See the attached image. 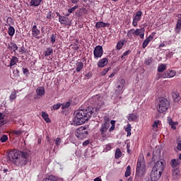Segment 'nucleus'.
Masks as SVG:
<instances>
[{"instance_id":"obj_33","label":"nucleus","mask_w":181,"mask_h":181,"mask_svg":"<svg viewBox=\"0 0 181 181\" xmlns=\"http://www.w3.org/2000/svg\"><path fill=\"white\" fill-rule=\"evenodd\" d=\"M165 70H166V64H162L158 66V71L159 73H163V71H165Z\"/></svg>"},{"instance_id":"obj_13","label":"nucleus","mask_w":181,"mask_h":181,"mask_svg":"<svg viewBox=\"0 0 181 181\" xmlns=\"http://www.w3.org/2000/svg\"><path fill=\"white\" fill-rule=\"evenodd\" d=\"M124 87H125V80L119 79L117 83V88L119 92L122 91L124 90Z\"/></svg>"},{"instance_id":"obj_58","label":"nucleus","mask_w":181,"mask_h":181,"mask_svg":"<svg viewBox=\"0 0 181 181\" xmlns=\"http://www.w3.org/2000/svg\"><path fill=\"white\" fill-rule=\"evenodd\" d=\"M23 74H28V73H29V69H28V68H23Z\"/></svg>"},{"instance_id":"obj_36","label":"nucleus","mask_w":181,"mask_h":181,"mask_svg":"<svg viewBox=\"0 0 181 181\" xmlns=\"http://www.w3.org/2000/svg\"><path fill=\"white\" fill-rule=\"evenodd\" d=\"M44 54L45 57L50 56V54H53V49L47 48Z\"/></svg>"},{"instance_id":"obj_60","label":"nucleus","mask_w":181,"mask_h":181,"mask_svg":"<svg viewBox=\"0 0 181 181\" xmlns=\"http://www.w3.org/2000/svg\"><path fill=\"white\" fill-rule=\"evenodd\" d=\"M177 22H181V14H177Z\"/></svg>"},{"instance_id":"obj_62","label":"nucleus","mask_w":181,"mask_h":181,"mask_svg":"<svg viewBox=\"0 0 181 181\" xmlns=\"http://www.w3.org/2000/svg\"><path fill=\"white\" fill-rule=\"evenodd\" d=\"M168 122L169 125H170V124H173L174 122L172 121V119L168 118Z\"/></svg>"},{"instance_id":"obj_3","label":"nucleus","mask_w":181,"mask_h":181,"mask_svg":"<svg viewBox=\"0 0 181 181\" xmlns=\"http://www.w3.org/2000/svg\"><path fill=\"white\" fill-rule=\"evenodd\" d=\"M169 108V101L167 99L161 98L159 99L158 106L157 107V110L160 114H163L166 112Z\"/></svg>"},{"instance_id":"obj_22","label":"nucleus","mask_w":181,"mask_h":181,"mask_svg":"<svg viewBox=\"0 0 181 181\" xmlns=\"http://www.w3.org/2000/svg\"><path fill=\"white\" fill-rule=\"evenodd\" d=\"M95 26L98 29H100V28H105L106 26H110V23L100 21L96 23Z\"/></svg>"},{"instance_id":"obj_42","label":"nucleus","mask_w":181,"mask_h":181,"mask_svg":"<svg viewBox=\"0 0 181 181\" xmlns=\"http://www.w3.org/2000/svg\"><path fill=\"white\" fill-rule=\"evenodd\" d=\"M10 101L12 103V101H13V100H15L16 98V91L14 90L13 91L11 95H10Z\"/></svg>"},{"instance_id":"obj_64","label":"nucleus","mask_w":181,"mask_h":181,"mask_svg":"<svg viewBox=\"0 0 181 181\" xmlns=\"http://www.w3.org/2000/svg\"><path fill=\"white\" fill-rule=\"evenodd\" d=\"M94 181H103L100 177H96L94 179Z\"/></svg>"},{"instance_id":"obj_28","label":"nucleus","mask_w":181,"mask_h":181,"mask_svg":"<svg viewBox=\"0 0 181 181\" xmlns=\"http://www.w3.org/2000/svg\"><path fill=\"white\" fill-rule=\"evenodd\" d=\"M152 127L154 131H158V128L160 127V122L159 120L154 121L153 124H152Z\"/></svg>"},{"instance_id":"obj_51","label":"nucleus","mask_w":181,"mask_h":181,"mask_svg":"<svg viewBox=\"0 0 181 181\" xmlns=\"http://www.w3.org/2000/svg\"><path fill=\"white\" fill-rule=\"evenodd\" d=\"M1 142H6L8 141V136L3 135L0 139Z\"/></svg>"},{"instance_id":"obj_21","label":"nucleus","mask_w":181,"mask_h":181,"mask_svg":"<svg viewBox=\"0 0 181 181\" xmlns=\"http://www.w3.org/2000/svg\"><path fill=\"white\" fill-rule=\"evenodd\" d=\"M28 163H30V159H26L21 157L20 160H19V165L21 166H25L28 165Z\"/></svg>"},{"instance_id":"obj_20","label":"nucleus","mask_w":181,"mask_h":181,"mask_svg":"<svg viewBox=\"0 0 181 181\" xmlns=\"http://www.w3.org/2000/svg\"><path fill=\"white\" fill-rule=\"evenodd\" d=\"M173 100H174L175 103H179L180 101V94L179 92H174L172 94Z\"/></svg>"},{"instance_id":"obj_56","label":"nucleus","mask_w":181,"mask_h":181,"mask_svg":"<svg viewBox=\"0 0 181 181\" xmlns=\"http://www.w3.org/2000/svg\"><path fill=\"white\" fill-rule=\"evenodd\" d=\"M53 15V13L52 11H49L47 13V19H49L50 21V19H52V16Z\"/></svg>"},{"instance_id":"obj_52","label":"nucleus","mask_w":181,"mask_h":181,"mask_svg":"<svg viewBox=\"0 0 181 181\" xmlns=\"http://www.w3.org/2000/svg\"><path fill=\"white\" fill-rule=\"evenodd\" d=\"M50 42L52 45H54V42H56V36L54 34L51 35Z\"/></svg>"},{"instance_id":"obj_47","label":"nucleus","mask_w":181,"mask_h":181,"mask_svg":"<svg viewBox=\"0 0 181 181\" xmlns=\"http://www.w3.org/2000/svg\"><path fill=\"white\" fill-rule=\"evenodd\" d=\"M144 32H145V30H144L142 32V29H139V35H138V36H139L141 39H144V37H145Z\"/></svg>"},{"instance_id":"obj_17","label":"nucleus","mask_w":181,"mask_h":181,"mask_svg":"<svg viewBox=\"0 0 181 181\" xmlns=\"http://www.w3.org/2000/svg\"><path fill=\"white\" fill-rule=\"evenodd\" d=\"M173 179L177 180L180 179V170L179 169L175 168L172 172Z\"/></svg>"},{"instance_id":"obj_34","label":"nucleus","mask_w":181,"mask_h":181,"mask_svg":"<svg viewBox=\"0 0 181 181\" xmlns=\"http://www.w3.org/2000/svg\"><path fill=\"white\" fill-rule=\"evenodd\" d=\"M8 157L10 159H13V160H15V159H18V153H13V152H10L8 153Z\"/></svg>"},{"instance_id":"obj_50","label":"nucleus","mask_w":181,"mask_h":181,"mask_svg":"<svg viewBox=\"0 0 181 181\" xmlns=\"http://www.w3.org/2000/svg\"><path fill=\"white\" fill-rule=\"evenodd\" d=\"M110 70H111V67H108V68H107V69H105L102 71V73H101L102 76H105V74H107V73H108V71H110Z\"/></svg>"},{"instance_id":"obj_29","label":"nucleus","mask_w":181,"mask_h":181,"mask_svg":"<svg viewBox=\"0 0 181 181\" xmlns=\"http://www.w3.org/2000/svg\"><path fill=\"white\" fill-rule=\"evenodd\" d=\"M42 117L45 119V122H50V118H49V115L45 112H42Z\"/></svg>"},{"instance_id":"obj_1","label":"nucleus","mask_w":181,"mask_h":181,"mask_svg":"<svg viewBox=\"0 0 181 181\" xmlns=\"http://www.w3.org/2000/svg\"><path fill=\"white\" fill-rule=\"evenodd\" d=\"M93 110H94L93 107H88L86 110L75 111L73 119L74 125H83L86 121H88L89 118L94 114Z\"/></svg>"},{"instance_id":"obj_14","label":"nucleus","mask_w":181,"mask_h":181,"mask_svg":"<svg viewBox=\"0 0 181 181\" xmlns=\"http://www.w3.org/2000/svg\"><path fill=\"white\" fill-rule=\"evenodd\" d=\"M59 22L62 25H66V26L70 25V21L69 20V18L65 17V16H59Z\"/></svg>"},{"instance_id":"obj_31","label":"nucleus","mask_w":181,"mask_h":181,"mask_svg":"<svg viewBox=\"0 0 181 181\" xmlns=\"http://www.w3.org/2000/svg\"><path fill=\"white\" fill-rule=\"evenodd\" d=\"M124 45H125V42L124 40L119 41L116 47L117 50H121L124 47Z\"/></svg>"},{"instance_id":"obj_38","label":"nucleus","mask_w":181,"mask_h":181,"mask_svg":"<svg viewBox=\"0 0 181 181\" xmlns=\"http://www.w3.org/2000/svg\"><path fill=\"white\" fill-rule=\"evenodd\" d=\"M175 30L176 32V33H179L181 30V21H177Z\"/></svg>"},{"instance_id":"obj_41","label":"nucleus","mask_w":181,"mask_h":181,"mask_svg":"<svg viewBox=\"0 0 181 181\" xmlns=\"http://www.w3.org/2000/svg\"><path fill=\"white\" fill-rule=\"evenodd\" d=\"M125 177H128V176H131V165H128L127 167V170L124 174Z\"/></svg>"},{"instance_id":"obj_18","label":"nucleus","mask_w":181,"mask_h":181,"mask_svg":"<svg viewBox=\"0 0 181 181\" xmlns=\"http://www.w3.org/2000/svg\"><path fill=\"white\" fill-rule=\"evenodd\" d=\"M108 64V59L103 58L98 62V67H105Z\"/></svg>"},{"instance_id":"obj_43","label":"nucleus","mask_w":181,"mask_h":181,"mask_svg":"<svg viewBox=\"0 0 181 181\" xmlns=\"http://www.w3.org/2000/svg\"><path fill=\"white\" fill-rule=\"evenodd\" d=\"M152 62H153V59L152 57H149L146 59L144 63L146 64V66H149L152 64Z\"/></svg>"},{"instance_id":"obj_59","label":"nucleus","mask_w":181,"mask_h":181,"mask_svg":"<svg viewBox=\"0 0 181 181\" xmlns=\"http://www.w3.org/2000/svg\"><path fill=\"white\" fill-rule=\"evenodd\" d=\"M88 144H90V141H88V140L85 141L83 143V146H87V145H88Z\"/></svg>"},{"instance_id":"obj_57","label":"nucleus","mask_w":181,"mask_h":181,"mask_svg":"<svg viewBox=\"0 0 181 181\" xmlns=\"http://www.w3.org/2000/svg\"><path fill=\"white\" fill-rule=\"evenodd\" d=\"M12 21H13L12 18L8 17V18H7V23H8L9 25H12Z\"/></svg>"},{"instance_id":"obj_46","label":"nucleus","mask_w":181,"mask_h":181,"mask_svg":"<svg viewBox=\"0 0 181 181\" xmlns=\"http://www.w3.org/2000/svg\"><path fill=\"white\" fill-rule=\"evenodd\" d=\"M125 132H127V136H131V124H128L125 129Z\"/></svg>"},{"instance_id":"obj_63","label":"nucleus","mask_w":181,"mask_h":181,"mask_svg":"<svg viewBox=\"0 0 181 181\" xmlns=\"http://www.w3.org/2000/svg\"><path fill=\"white\" fill-rule=\"evenodd\" d=\"M71 2L72 4H77L78 2V0H71Z\"/></svg>"},{"instance_id":"obj_12","label":"nucleus","mask_w":181,"mask_h":181,"mask_svg":"<svg viewBox=\"0 0 181 181\" xmlns=\"http://www.w3.org/2000/svg\"><path fill=\"white\" fill-rule=\"evenodd\" d=\"M32 31V37L35 39H40V30L37 29V25H34L31 29Z\"/></svg>"},{"instance_id":"obj_26","label":"nucleus","mask_w":181,"mask_h":181,"mask_svg":"<svg viewBox=\"0 0 181 181\" xmlns=\"http://www.w3.org/2000/svg\"><path fill=\"white\" fill-rule=\"evenodd\" d=\"M8 49L9 50H13V52H16V50H18V45H16V44L13 42H11L10 44H8Z\"/></svg>"},{"instance_id":"obj_2","label":"nucleus","mask_w":181,"mask_h":181,"mask_svg":"<svg viewBox=\"0 0 181 181\" xmlns=\"http://www.w3.org/2000/svg\"><path fill=\"white\" fill-rule=\"evenodd\" d=\"M145 173H146V163H145V158H144V156H139L136 168V175L139 176V177H142Z\"/></svg>"},{"instance_id":"obj_6","label":"nucleus","mask_w":181,"mask_h":181,"mask_svg":"<svg viewBox=\"0 0 181 181\" xmlns=\"http://www.w3.org/2000/svg\"><path fill=\"white\" fill-rule=\"evenodd\" d=\"M142 11H138L133 15V21L132 25L134 28H136L138 26V22H139L142 19Z\"/></svg>"},{"instance_id":"obj_48","label":"nucleus","mask_w":181,"mask_h":181,"mask_svg":"<svg viewBox=\"0 0 181 181\" xmlns=\"http://www.w3.org/2000/svg\"><path fill=\"white\" fill-rule=\"evenodd\" d=\"M60 107H62V104L60 103H57V104H55L52 106V110H59L60 108Z\"/></svg>"},{"instance_id":"obj_27","label":"nucleus","mask_w":181,"mask_h":181,"mask_svg":"<svg viewBox=\"0 0 181 181\" xmlns=\"http://www.w3.org/2000/svg\"><path fill=\"white\" fill-rule=\"evenodd\" d=\"M42 1L43 0H31L30 3V6H39L40 4H42Z\"/></svg>"},{"instance_id":"obj_39","label":"nucleus","mask_w":181,"mask_h":181,"mask_svg":"<svg viewBox=\"0 0 181 181\" xmlns=\"http://www.w3.org/2000/svg\"><path fill=\"white\" fill-rule=\"evenodd\" d=\"M8 33L9 36H13V35H15V28L12 26H10L8 30Z\"/></svg>"},{"instance_id":"obj_49","label":"nucleus","mask_w":181,"mask_h":181,"mask_svg":"<svg viewBox=\"0 0 181 181\" xmlns=\"http://www.w3.org/2000/svg\"><path fill=\"white\" fill-rule=\"evenodd\" d=\"M111 149H112V145H111V144H109L106 145V146L105 148V152H108V151H111Z\"/></svg>"},{"instance_id":"obj_9","label":"nucleus","mask_w":181,"mask_h":181,"mask_svg":"<svg viewBox=\"0 0 181 181\" xmlns=\"http://www.w3.org/2000/svg\"><path fill=\"white\" fill-rule=\"evenodd\" d=\"M93 100H95V104L96 105V110H100L103 105H104V100L103 99V97L101 96H94Z\"/></svg>"},{"instance_id":"obj_7","label":"nucleus","mask_w":181,"mask_h":181,"mask_svg":"<svg viewBox=\"0 0 181 181\" xmlns=\"http://www.w3.org/2000/svg\"><path fill=\"white\" fill-rule=\"evenodd\" d=\"M104 51L103 50V47L100 45H98L95 47L93 50V55L95 59H98L103 57Z\"/></svg>"},{"instance_id":"obj_16","label":"nucleus","mask_w":181,"mask_h":181,"mask_svg":"<svg viewBox=\"0 0 181 181\" xmlns=\"http://www.w3.org/2000/svg\"><path fill=\"white\" fill-rule=\"evenodd\" d=\"M46 91L45 90V88L43 86H39L36 89L37 95L39 97H43V95L45 94Z\"/></svg>"},{"instance_id":"obj_37","label":"nucleus","mask_w":181,"mask_h":181,"mask_svg":"<svg viewBox=\"0 0 181 181\" xmlns=\"http://www.w3.org/2000/svg\"><path fill=\"white\" fill-rule=\"evenodd\" d=\"M83 67H84V64H83V62H78L76 64V71H81Z\"/></svg>"},{"instance_id":"obj_35","label":"nucleus","mask_w":181,"mask_h":181,"mask_svg":"<svg viewBox=\"0 0 181 181\" xmlns=\"http://www.w3.org/2000/svg\"><path fill=\"white\" fill-rule=\"evenodd\" d=\"M170 165L172 168H177V166H179V160L173 159L170 162Z\"/></svg>"},{"instance_id":"obj_10","label":"nucleus","mask_w":181,"mask_h":181,"mask_svg":"<svg viewBox=\"0 0 181 181\" xmlns=\"http://www.w3.org/2000/svg\"><path fill=\"white\" fill-rule=\"evenodd\" d=\"M139 35V28H136V30L134 28H132L131 30L127 31V36L129 39L132 40V39L134 37H136Z\"/></svg>"},{"instance_id":"obj_4","label":"nucleus","mask_w":181,"mask_h":181,"mask_svg":"<svg viewBox=\"0 0 181 181\" xmlns=\"http://www.w3.org/2000/svg\"><path fill=\"white\" fill-rule=\"evenodd\" d=\"M108 128H110V121H105L104 122V124H102L100 129V135L105 139H107V138H109L110 136V132L108 131Z\"/></svg>"},{"instance_id":"obj_24","label":"nucleus","mask_w":181,"mask_h":181,"mask_svg":"<svg viewBox=\"0 0 181 181\" xmlns=\"http://www.w3.org/2000/svg\"><path fill=\"white\" fill-rule=\"evenodd\" d=\"M21 153L23 159H30V151H21Z\"/></svg>"},{"instance_id":"obj_32","label":"nucleus","mask_w":181,"mask_h":181,"mask_svg":"<svg viewBox=\"0 0 181 181\" xmlns=\"http://www.w3.org/2000/svg\"><path fill=\"white\" fill-rule=\"evenodd\" d=\"M54 142H55V146H54V149H57V148H59V146H60V144H62V138L58 137L56 139H54Z\"/></svg>"},{"instance_id":"obj_40","label":"nucleus","mask_w":181,"mask_h":181,"mask_svg":"<svg viewBox=\"0 0 181 181\" xmlns=\"http://www.w3.org/2000/svg\"><path fill=\"white\" fill-rule=\"evenodd\" d=\"M122 156V152H121V150L119 148H117L115 151V158L116 159H119Z\"/></svg>"},{"instance_id":"obj_8","label":"nucleus","mask_w":181,"mask_h":181,"mask_svg":"<svg viewBox=\"0 0 181 181\" xmlns=\"http://www.w3.org/2000/svg\"><path fill=\"white\" fill-rule=\"evenodd\" d=\"M152 170H156L159 173H163V160H160L156 163Z\"/></svg>"},{"instance_id":"obj_19","label":"nucleus","mask_w":181,"mask_h":181,"mask_svg":"<svg viewBox=\"0 0 181 181\" xmlns=\"http://www.w3.org/2000/svg\"><path fill=\"white\" fill-rule=\"evenodd\" d=\"M152 40H153V36L152 35H149L143 42V45L142 47L143 49H145V47H146L148 46V45H149L150 42H152Z\"/></svg>"},{"instance_id":"obj_45","label":"nucleus","mask_w":181,"mask_h":181,"mask_svg":"<svg viewBox=\"0 0 181 181\" xmlns=\"http://www.w3.org/2000/svg\"><path fill=\"white\" fill-rule=\"evenodd\" d=\"M62 110H66V108H69L70 107V102H66L65 103L61 104Z\"/></svg>"},{"instance_id":"obj_15","label":"nucleus","mask_w":181,"mask_h":181,"mask_svg":"<svg viewBox=\"0 0 181 181\" xmlns=\"http://www.w3.org/2000/svg\"><path fill=\"white\" fill-rule=\"evenodd\" d=\"M176 76V71L175 70H168L164 73L163 77H168L169 78H172V77H175Z\"/></svg>"},{"instance_id":"obj_25","label":"nucleus","mask_w":181,"mask_h":181,"mask_svg":"<svg viewBox=\"0 0 181 181\" xmlns=\"http://www.w3.org/2000/svg\"><path fill=\"white\" fill-rule=\"evenodd\" d=\"M7 122L8 121L5 119V115L0 112V128L3 125H5V124H6Z\"/></svg>"},{"instance_id":"obj_61","label":"nucleus","mask_w":181,"mask_h":181,"mask_svg":"<svg viewBox=\"0 0 181 181\" xmlns=\"http://www.w3.org/2000/svg\"><path fill=\"white\" fill-rule=\"evenodd\" d=\"M177 149L178 151H181V144H180V143H178V144H177Z\"/></svg>"},{"instance_id":"obj_53","label":"nucleus","mask_w":181,"mask_h":181,"mask_svg":"<svg viewBox=\"0 0 181 181\" xmlns=\"http://www.w3.org/2000/svg\"><path fill=\"white\" fill-rule=\"evenodd\" d=\"M13 134H14V135H22V134H23V132H22L21 130H14L13 131Z\"/></svg>"},{"instance_id":"obj_23","label":"nucleus","mask_w":181,"mask_h":181,"mask_svg":"<svg viewBox=\"0 0 181 181\" xmlns=\"http://www.w3.org/2000/svg\"><path fill=\"white\" fill-rule=\"evenodd\" d=\"M127 119L130 122L132 121H136L138 119V115H136L135 113H131L127 116Z\"/></svg>"},{"instance_id":"obj_54","label":"nucleus","mask_w":181,"mask_h":181,"mask_svg":"<svg viewBox=\"0 0 181 181\" xmlns=\"http://www.w3.org/2000/svg\"><path fill=\"white\" fill-rule=\"evenodd\" d=\"M131 53V50H127L124 52L123 55L122 56V59H125V56H128Z\"/></svg>"},{"instance_id":"obj_30","label":"nucleus","mask_w":181,"mask_h":181,"mask_svg":"<svg viewBox=\"0 0 181 181\" xmlns=\"http://www.w3.org/2000/svg\"><path fill=\"white\" fill-rule=\"evenodd\" d=\"M19 62V59L16 57H12L10 62V67H12V66H15Z\"/></svg>"},{"instance_id":"obj_55","label":"nucleus","mask_w":181,"mask_h":181,"mask_svg":"<svg viewBox=\"0 0 181 181\" xmlns=\"http://www.w3.org/2000/svg\"><path fill=\"white\" fill-rule=\"evenodd\" d=\"M177 122H174L173 123L170 124V127L172 129H176V125H177Z\"/></svg>"},{"instance_id":"obj_11","label":"nucleus","mask_w":181,"mask_h":181,"mask_svg":"<svg viewBox=\"0 0 181 181\" xmlns=\"http://www.w3.org/2000/svg\"><path fill=\"white\" fill-rule=\"evenodd\" d=\"M162 173H159L155 170H152L151 172L150 177L151 181H158L159 179H160Z\"/></svg>"},{"instance_id":"obj_5","label":"nucleus","mask_w":181,"mask_h":181,"mask_svg":"<svg viewBox=\"0 0 181 181\" xmlns=\"http://www.w3.org/2000/svg\"><path fill=\"white\" fill-rule=\"evenodd\" d=\"M75 135L79 139H84V138H87V135H88V131L86 127H81L76 130Z\"/></svg>"},{"instance_id":"obj_44","label":"nucleus","mask_w":181,"mask_h":181,"mask_svg":"<svg viewBox=\"0 0 181 181\" xmlns=\"http://www.w3.org/2000/svg\"><path fill=\"white\" fill-rule=\"evenodd\" d=\"M78 8V6H75L68 10L69 14L66 15V16H69L70 13H73L76 9Z\"/></svg>"}]
</instances>
